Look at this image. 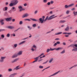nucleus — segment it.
Wrapping results in <instances>:
<instances>
[{
    "mask_svg": "<svg viewBox=\"0 0 77 77\" xmlns=\"http://www.w3.org/2000/svg\"><path fill=\"white\" fill-rule=\"evenodd\" d=\"M42 18H40L39 19V21L41 22V23H44V21H46V20H45V19L44 20V18H45V16H43L42 17Z\"/></svg>",
    "mask_w": 77,
    "mask_h": 77,
    "instance_id": "5",
    "label": "nucleus"
},
{
    "mask_svg": "<svg viewBox=\"0 0 77 77\" xmlns=\"http://www.w3.org/2000/svg\"><path fill=\"white\" fill-rule=\"evenodd\" d=\"M23 23V21H20L19 22V24H20V25H22Z\"/></svg>",
    "mask_w": 77,
    "mask_h": 77,
    "instance_id": "38",
    "label": "nucleus"
},
{
    "mask_svg": "<svg viewBox=\"0 0 77 77\" xmlns=\"http://www.w3.org/2000/svg\"><path fill=\"white\" fill-rule=\"evenodd\" d=\"M50 3L51 4H53L54 3V2L53 1H51L50 2Z\"/></svg>",
    "mask_w": 77,
    "mask_h": 77,
    "instance_id": "51",
    "label": "nucleus"
},
{
    "mask_svg": "<svg viewBox=\"0 0 77 77\" xmlns=\"http://www.w3.org/2000/svg\"><path fill=\"white\" fill-rule=\"evenodd\" d=\"M37 60H34V61H33V62H32V63H35V62H37Z\"/></svg>",
    "mask_w": 77,
    "mask_h": 77,
    "instance_id": "62",
    "label": "nucleus"
},
{
    "mask_svg": "<svg viewBox=\"0 0 77 77\" xmlns=\"http://www.w3.org/2000/svg\"><path fill=\"white\" fill-rule=\"evenodd\" d=\"M14 48H16L18 46V44H15L14 45Z\"/></svg>",
    "mask_w": 77,
    "mask_h": 77,
    "instance_id": "27",
    "label": "nucleus"
},
{
    "mask_svg": "<svg viewBox=\"0 0 77 77\" xmlns=\"http://www.w3.org/2000/svg\"><path fill=\"white\" fill-rule=\"evenodd\" d=\"M32 26L33 27H36V24H34L32 25Z\"/></svg>",
    "mask_w": 77,
    "mask_h": 77,
    "instance_id": "36",
    "label": "nucleus"
},
{
    "mask_svg": "<svg viewBox=\"0 0 77 77\" xmlns=\"http://www.w3.org/2000/svg\"><path fill=\"white\" fill-rule=\"evenodd\" d=\"M55 40H56L57 41H58V40H60V38H56Z\"/></svg>",
    "mask_w": 77,
    "mask_h": 77,
    "instance_id": "57",
    "label": "nucleus"
},
{
    "mask_svg": "<svg viewBox=\"0 0 77 77\" xmlns=\"http://www.w3.org/2000/svg\"><path fill=\"white\" fill-rule=\"evenodd\" d=\"M71 47V45L68 46L67 47V48H69V47Z\"/></svg>",
    "mask_w": 77,
    "mask_h": 77,
    "instance_id": "59",
    "label": "nucleus"
},
{
    "mask_svg": "<svg viewBox=\"0 0 77 77\" xmlns=\"http://www.w3.org/2000/svg\"><path fill=\"white\" fill-rule=\"evenodd\" d=\"M53 60H54V59L53 58L51 59L49 61V63H51V62H53Z\"/></svg>",
    "mask_w": 77,
    "mask_h": 77,
    "instance_id": "20",
    "label": "nucleus"
},
{
    "mask_svg": "<svg viewBox=\"0 0 77 77\" xmlns=\"http://www.w3.org/2000/svg\"><path fill=\"white\" fill-rule=\"evenodd\" d=\"M4 21L3 20H0V23L1 25H3V24H4V22H3Z\"/></svg>",
    "mask_w": 77,
    "mask_h": 77,
    "instance_id": "22",
    "label": "nucleus"
},
{
    "mask_svg": "<svg viewBox=\"0 0 77 77\" xmlns=\"http://www.w3.org/2000/svg\"><path fill=\"white\" fill-rule=\"evenodd\" d=\"M6 36H7L8 38H9V37H10V34L8 33L6 35Z\"/></svg>",
    "mask_w": 77,
    "mask_h": 77,
    "instance_id": "34",
    "label": "nucleus"
},
{
    "mask_svg": "<svg viewBox=\"0 0 77 77\" xmlns=\"http://www.w3.org/2000/svg\"><path fill=\"white\" fill-rule=\"evenodd\" d=\"M74 3H72L70 4H69V5H65L64 6V8L66 9H67V8H71V7H72V6H74Z\"/></svg>",
    "mask_w": 77,
    "mask_h": 77,
    "instance_id": "4",
    "label": "nucleus"
},
{
    "mask_svg": "<svg viewBox=\"0 0 77 77\" xmlns=\"http://www.w3.org/2000/svg\"><path fill=\"white\" fill-rule=\"evenodd\" d=\"M47 62H48V60H47L46 62H44L43 63V64H46V63H47Z\"/></svg>",
    "mask_w": 77,
    "mask_h": 77,
    "instance_id": "52",
    "label": "nucleus"
},
{
    "mask_svg": "<svg viewBox=\"0 0 77 77\" xmlns=\"http://www.w3.org/2000/svg\"><path fill=\"white\" fill-rule=\"evenodd\" d=\"M62 32H59L57 33H56L55 34V35H60V34H62Z\"/></svg>",
    "mask_w": 77,
    "mask_h": 77,
    "instance_id": "25",
    "label": "nucleus"
},
{
    "mask_svg": "<svg viewBox=\"0 0 77 77\" xmlns=\"http://www.w3.org/2000/svg\"><path fill=\"white\" fill-rule=\"evenodd\" d=\"M20 29V28H18L17 30H14V32H17V31H18V30H19Z\"/></svg>",
    "mask_w": 77,
    "mask_h": 77,
    "instance_id": "60",
    "label": "nucleus"
},
{
    "mask_svg": "<svg viewBox=\"0 0 77 77\" xmlns=\"http://www.w3.org/2000/svg\"><path fill=\"white\" fill-rule=\"evenodd\" d=\"M8 71L9 72H11V71H12V69H8Z\"/></svg>",
    "mask_w": 77,
    "mask_h": 77,
    "instance_id": "37",
    "label": "nucleus"
},
{
    "mask_svg": "<svg viewBox=\"0 0 77 77\" xmlns=\"http://www.w3.org/2000/svg\"><path fill=\"white\" fill-rule=\"evenodd\" d=\"M43 60V59H41L38 60V62H41V61H42Z\"/></svg>",
    "mask_w": 77,
    "mask_h": 77,
    "instance_id": "45",
    "label": "nucleus"
},
{
    "mask_svg": "<svg viewBox=\"0 0 77 77\" xmlns=\"http://www.w3.org/2000/svg\"><path fill=\"white\" fill-rule=\"evenodd\" d=\"M51 3H50V2H48V3H47V5H48V6H50V4H51Z\"/></svg>",
    "mask_w": 77,
    "mask_h": 77,
    "instance_id": "54",
    "label": "nucleus"
},
{
    "mask_svg": "<svg viewBox=\"0 0 77 77\" xmlns=\"http://www.w3.org/2000/svg\"><path fill=\"white\" fill-rule=\"evenodd\" d=\"M71 46L72 47H74V44H73L71 45Z\"/></svg>",
    "mask_w": 77,
    "mask_h": 77,
    "instance_id": "55",
    "label": "nucleus"
},
{
    "mask_svg": "<svg viewBox=\"0 0 77 77\" xmlns=\"http://www.w3.org/2000/svg\"><path fill=\"white\" fill-rule=\"evenodd\" d=\"M39 56L38 57H36L34 59L35 60H37V61H38V59H39Z\"/></svg>",
    "mask_w": 77,
    "mask_h": 77,
    "instance_id": "32",
    "label": "nucleus"
},
{
    "mask_svg": "<svg viewBox=\"0 0 77 77\" xmlns=\"http://www.w3.org/2000/svg\"><path fill=\"white\" fill-rule=\"evenodd\" d=\"M69 13V11L67 10L66 11V14H68Z\"/></svg>",
    "mask_w": 77,
    "mask_h": 77,
    "instance_id": "40",
    "label": "nucleus"
},
{
    "mask_svg": "<svg viewBox=\"0 0 77 77\" xmlns=\"http://www.w3.org/2000/svg\"><path fill=\"white\" fill-rule=\"evenodd\" d=\"M66 21L65 20H60L59 23H65Z\"/></svg>",
    "mask_w": 77,
    "mask_h": 77,
    "instance_id": "24",
    "label": "nucleus"
},
{
    "mask_svg": "<svg viewBox=\"0 0 77 77\" xmlns=\"http://www.w3.org/2000/svg\"><path fill=\"white\" fill-rule=\"evenodd\" d=\"M23 6L25 7L27 6V4L26 3H25L23 4Z\"/></svg>",
    "mask_w": 77,
    "mask_h": 77,
    "instance_id": "50",
    "label": "nucleus"
},
{
    "mask_svg": "<svg viewBox=\"0 0 77 77\" xmlns=\"http://www.w3.org/2000/svg\"><path fill=\"white\" fill-rule=\"evenodd\" d=\"M57 45V43H55L54 45V47H56V45Z\"/></svg>",
    "mask_w": 77,
    "mask_h": 77,
    "instance_id": "53",
    "label": "nucleus"
},
{
    "mask_svg": "<svg viewBox=\"0 0 77 77\" xmlns=\"http://www.w3.org/2000/svg\"><path fill=\"white\" fill-rule=\"evenodd\" d=\"M24 10H25V9L22 8L20 9L19 11L20 12H21V11H24Z\"/></svg>",
    "mask_w": 77,
    "mask_h": 77,
    "instance_id": "30",
    "label": "nucleus"
},
{
    "mask_svg": "<svg viewBox=\"0 0 77 77\" xmlns=\"http://www.w3.org/2000/svg\"><path fill=\"white\" fill-rule=\"evenodd\" d=\"M1 49L3 50H4V48L3 47H1Z\"/></svg>",
    "mask_w": 77,
    "mask_h": 77,
    "instance_id": "64",
    "label": "nucleus"
},
{
    "mask_svg": "<svg viewBox=\"0 0 77 77\" xmlns=\"http://www.w3.org/2000/svg\"><path fill=\"white\" fill-rule=\"evenodd\" d=\"M24 21H30L31 20L29 19H24Z\"/></svg>",
    "mask_w": 77,
    "mask_h": 77,
    "instance_id": "33",
    "label": "nucleus"
},
{
    "mask_svg": "<svg viewBox=\"0 0 77 77\" xmlns=\"http://www.w3.org/2000/svg\"><path fill=\"white\" fill-rule=\"evenodd\" d=\"M60 71H59L58 72L54 73L52 75L49 76V77H51L52 76H54V75H56L58 74H59V72H60Z\"/></svg>",
    "mask_w": 77,
    "mask_h": 77,
    "instance_id": "8",
    "label": "nucleus"
},
{
    "mask_svg": "<svg viewBox=\"0 0 77 77\" xmlns=\"http://www.w3.org/2000/svg\"><path fill=\"white\" fill-rule=\"evenodd\" d=\"M75 8H74L71 9V10L72 11H75Z\"/></svg>",
    "mask_w": 77,
    "mask_h": 77,
    "instance_id": "47",
    "label": "nucleus"
},
{
    "mask_svg": "<svg viewBox=\"0 0 77 77\" xmlns=\"http://www.w3.org/2000/svg\"><path fill=\"white\" fill-rule=\"evenodd\" d=\"M57 44H60V43L59 42H56Z\"/></svg>",
    "mask_w": 77,
    "mask_h": 77,
    "instance_id": "56",
    "label": "nucleus"
},
{
    "mask_svg": "<svg viewBox=\"0 0 77 77\" xmlns=\"http://www.w3.org/2000/svg\"><path fill=\"white\" fill-rule=\"evenodd\" d=\"M8 28L10 29H14V27L11 26H9L8 27Z\"/></svg>",
    "mask_w": 77,
    "mask_h": 77,
    "instance_id": "18",
    "label": "nucleus"
},
{
    "mask_svg": "<svg viewBox=\"0 0 77 77\" xmlns=\"http://www.w3.org/2000/svg\"><path fill=\"white\" fill-rule=\"evenodd\" d=\"M38 11H35L34 12V14H37L38 13Z\"/></svg>",
    "mask_w": 77,
    "mask_h": 77,
    "instance_id": "49",
    "label": "nucleus"
},
{
    "mask_svg": "<svg viewBox=\"0 0 77 77\" xmlns=\"http://www.w3.org/2000/svg\"><path fill=\"white\" fill-rule=\"evenodd\" d=\"M19 66H17L16 67H15L14 69H15L16 70H17V69H20V68H19Z\"/></svg>",
    "mask_w": 77,
    "mask_h": 77,
    "instance_id": "26",
    "label": "nucleus"
},
{
    "mask_svg": "<svg viewBox=\"0 0 77 77\" xmlns=\"http://www.w3.org/2000/svg\"><path fill=\"white\" fill-rule=\"evenodd\" d=\"M65 53V50H63L60 52V54H64Z\"/></svg>",
    "mask_w": 77,
    "mask_h": 77,
    "instance_id": "29",
    "label": "nucleus"
},
{
    "mask_svg": "<svg viewBox=\"0 0 77 77\" xmlns=\"http://www.w3.org/2000/svg\"><path fill=\"white\" fill-rule=\"evenodd\" d=\"M18 3V1L17 0H12L11 1V3L9 4L10 6H13L16 5Z\"/></svg>",
    "mask_w": 77,
    "mask_h": 77,
    "instance_id": "1",
    "label": "nucleus"
},
{
    "mask_svg": "<svg viewBox=\"0 0 77 77\" xmlns=\"http://www.w3.org/2000/svg\"><path fill=\"white\" fill-rule=\"evenodd\" d=\"M11 36H15V34L14 33H13L11 34Z\"/></svg>",
    "mask_w": 77,
    "mask_h": 77,
    "instance_id": "44",
    "label": "nucleus"
},
{
    "mask_svg": "<svg viewBox=\"0 0 77 77\" xmlns=\"http://www.w3.org/2000/svg\"><path fill=\"white\" fill-rule=\"evenodd\" d=\"M37 47H36V45H33L32 47L31 48L30 50L32 52H34V51H36V50Z\"/></svg>",
    "mask_w": 77,
    "mask_h": 77,
    "instance_id": "3",
    "label": "nucleus"
},
{
    "mask_svg": "<svg viewBox=\"0 0 77 77\" xmlns=\"http://www.w3.org/2000/svg\"><path fill=\"white\" fill-rule=\"evenodd\" d=\"M4 30H5L3 29H0V32H2V31H4Z\"/></svg>",
    "mask_w": 77,
    "mask_h": 77,
    "instance_id": "58",
    "label": "nucleus"
},
{
    "mask_svg": "<svg viewBox=\"0 0 77 77\" xmlns=\"http://www.w3.org/2000/svg\"><path fill=\"white\" fill-rule=\"evenodd\" d=\"M6 59V57H1L0 60V62L3 63L4 62V60Z\"/></svg>",
    "mask_w": 77,
    "mask_h": 77,
    "instance_id": "6",
    "label": "nucleus"
},
{
    "mask_svg": "<svg viewBox=\"0 0 77 77\" xmlns=\"http://www.w3.org/2000/svg\"><path fill=\"white\" fill-rule=\"evenodd\" d=\"M12 20V17H8L5 18V20L6 21H10Z\"/></svg>",
    "mask_w": 77,
    "mask_h": 77,
    "instance_id": "14",
    "label": "nucleus"
},
{
    "mask_svg": "<svg viewBox=\"0 0 77 77\" xmlns=\"http://www.w3.org/2000/svg\"><path fill=\"white\" fill-rule=\"evenodd\" d=\"M31 20L32 21H38V20H37L36 19H31Z\"/></svg>",
    "mask_w": 77,
    "mask_h": 77,
    "instance_id": "35",
    "label": "nucleus"
},
{
    "mask_svg": "<svg viewBox=\"0 0 77 77\" xmlns=\"http://www.w3.org/2000/svg\"><path fill=\"white\" fill-rule=\"evenodd\" d=\"M74 47H77V44H74Z\"/></svg>",
    "mask_w": 77,
    "mask_h": 77,
    "instance_id": "61",
    "label": "nucleus"
},
{
    "mask_svg": "<svg viewBox=\"0 0 77 77\" xmlns=\"http://www.w3.org/2000/svg\"><path fill=\"white\" fill-rule=\"evenodd\" d=\"M39 68L42 69V68H44V67H43V66H39Z\"/></svg>",
    "mask_w": 77,
    "mask_h": 77,
    "instance_id": "41",
    "label": "nucleus"
},
{
    "mask_svg": "<svg viewBox=\"0 0 77 77\" xmlns=\"http://www.w3.org/2000/svg\"><path fill=\"white\" fill-rule=\"evenodd\" d=\"M54 50V49H52L51 48H50V49H48L46 50V52L47 53H48L50 51H53Z\"/></svg>",
    "mask_w": 77,
    "mask_h": 77,
    "instance_id": "11",
    "label": "nucleus"
},
{
    "mask_svg": "<svg viewBox=\"0 0 77 77\" xmlns=\"http://www.w3.org/2000/svg\"><path fill=\"white\" fill-rule=\"evenodd\" d=\"M43 2L44 3H46L47 2V0H43Z\"/></svg>",
    "mask_w": 77,
    "mask_h": 77,
    "instance_id": "39",
    "label": "nucleus"
},
{
    "mask_svg": "<svg viewBox=\"0 0 77 77\" xmlns=\"http://www.w3.org/2000/svg\"><path fill=\"white\" fill-rule=\"evenodd\" d=\"M54 31V29H51V31H49L47 32L46 33V34H48L49 33H51V31Z\"/></svg>",
    "mask_w": 77,
    "mask_h": 77,
    "instance_id": "21",
    "label": "nucleus"
},
{
    "mask_svg": "<svg viewBox=\"0 0 77 77\" xmlns=\"http://www.w3.org/2000/svg\"><path fill=\"white\" fill-rule=\"evenodd\" d=\"M19 58H17L14 59L11 61V63H14V62H16L19 61Z\"/></svg>",
    "mask_w": 77,
    "mask_h": 77,
    "instance_id": "9",
    "label": "nucleus"
},
{
    "mask_svg": "<svg viewBox=\"0 0 77 77\" xmlns=\"http://www.w3.org/2000/svg\"><path fill=\"white\" fill-rule=\"evenodd\" d=\"M76 66H77V64H76L75 65H74L73 66V67H75Z\"/></svg>",
    "mask_w": 77,
    "mask_h": 77,
    "instance_id": "63",
    "label": "nucleus"
},
{
    "mask_svg": "<svg viewBox=\"0 0 77 77\" xmlns=\"http://www.w3.org/2000/svg\"><path fill=\"white\" fill-rule=\"evenodd\" d=\"M55 15H53L51 16H50L49 17H48V16L46 17V18L45 19V21H47V20H52V19H53V18H56V16L54 17Z\"/></svg>",
    "mask_w": 77,
    "mask_h": 77,
    "instance_id": "2",
    "label": "nucleus"
},
{
    "mask_svg": "<svg viewBox=\"0 0 77 77\" xmlns=\"http://www.w3.org/2000/svg\"><path fill=\"white\" fill-rule=\"evenodd\" d=\"M29 16V14L28 13H26L22 16V18H24L28 17Z\"/></svg>",
    "mask_w": 77,
    "mask_h": 77,
    "instance_id": "7",
    "label": "nucleus"
},
{
    "mask_svg": "<svg viewBox=\"0 0 77 77\" xmlns=\"http://www.w3.org/2000/svg\"><path fill=\"white\" fill-rule=\"evenodd\" d=\"M27 27H28V28L29 29V30H31V29H32V27H30L29 26H28Z\"/></svg>",
    "mask_w": 77,
    "mask_h": 77,
    "instance_id": "28",
    "label": "nucleus"
},
{
    "mask_svg": "<svg viewBox=\"0 0 77 77\" xmlns=\"http://www.w3.org/2000/svg\"><path fill=\"white\" fill-rule=\"evenodd\" d=\"M8 8L7 7H6L4 8L3 9V11H8Z\"/></svg>",
    "mask_w": 77,
    "mask_h": 77,
    "instance_id": "15",
    "label": "nucleus"
},
{
    "mask_svg": "<svg viewBox=\"0 0 77 77\" xmlns=\"http://www.w3.org/2000/svg\"><path fill=\"white\" fill-rule=\"evenodd\" d=\"M18 57L17 54H15L13 55L11 57V58L13 59H14V58H16V57Z\"/></svg>",
    "mask_w": 77,
    "mask_h": 77,
    "instance_id": "10",
    "label": "nucleus"
},
{
    "mask_svg": "<svg viewBox=\"0 0 77 77\" xmlns=\"http://www.w3.org/2000/svg\"><path fill=\"white\" fill-rule=\"evenodd\" d=\"M26 42V41H22L21 42H20V43L19 44V45H23V44H24V43L25 42Z\"/></svg>",
    "mask_w": 77,
    "mask_h": 77,
    "instance_id": "16",
    "label": "nucleus"
},
{
    "mask_svg": "<svg viewBox=\"0 0 77 77\" xmlns=\"http://www.w3.org/2000/svg\"><path fill=\"white\" fill-rule=\"evenodd\" d=\"M8 13H9V14H11L12 13V10H10L9 11H8Z\"/></svg>",
    "mask_w": 77,
    "mask_h": 77,
    "instance_id": "48",
    "label": "nucleus"
},
{
    "mask_svg": "<svg viewBox=\"0 0 77 77\" xmlns=\"http://www.w3.org/2000/svg\"><path fill=\"white\" fill-rule=\"evenodd\" d=\"M29 38V37H27L24 38H23L22 40H26V39H28Z\"/></svg>",
    "mask_w": 77,
    "mask_h": 77,
    "instance_id": "46",
    "label": "nucleus"
},
{
    "mask_svg": "<svg viewBox=\"0 0 77 77\" xmlns=\"http://www.w3.org/2000/svg\"><path fill=\"white\" fill-rule=\"evenodd\" d=\"M43 55H44V53H42L39 56V57H41L42 56H43Z\"/></svg>",
    "mask_w": 77,
    "mask_h": 77,
    "instance_id": "42",
    "label": "nucleus"
},
{
    "mask_svg": "<svg viewBox=\"0 0 77 77\" xmlns=\"http://www.w3.org/2000/svg\"><path fill=\"white\" fill-rule=\"evenodd\" d=\"M18 9H22L23 7H22V6H21V5H20L18 6Z\"/></svg>",
    "mask_w": 77,
    "mask_h": 77,
    "instance_id": "31",
    "label": "nucleus"
},
{
    "mask_svg": "<svg viewBox=\"0 0 77 77\" xmlns=\"http://www.w3.org/2000/svg\"><path fill=\"white\" fill-rule=\"evenodd\" d=\"M73 14L74 16H77V11H73Z\"/></svg>",
    "mask_w": 77,
    "mask_h": 77,
    "instance_id": "23",
    "label": "nucleus"
},
{
    "mask_svg": "<svg viewBox=\"0 0 77 77\" xmlns=\"http://www.w3.org/2000/svg\"><path fill=\"white\" fill-rule=\"evenodd\" d=\"M69 28L68 26H67L66 28L65 29V31H69Z\"/></svg>",
    "mask_w": 77,
    "mask_h": 77,
    "instance_id": "19",
    "label": "nucleus"
},
{
    "mask_svg": "<svg viewBox=\"0 0 77 77\" xmlns=\"http://www.w3.org/2000/svg\"><path fill=\"white\" fill-rule=\"evenodd\" d=\"M1 38H5V35H4L2 34V35H1Z\"/></svg>",
    "mask_w": 77,
    "mask_h": 77,
    "instance_id": "43",
    "label": "nucleus"
},
{
    "mask_svg": "<svg viewBox=\"0 0 77 77\" xmlns=\"http://www.w3.org/2000/svg\"><path fill=\"white\" fill-rule=\"evenodd\" d=\"M63 34L64 35H71V32H69V33H68V32H63Z\"/></svg>",
    "mask_w": 77,
    "mask_h": 77,
    "instance_id": "17",
    "label": "nucleus"
},
{
    "mask_svg": "<svg viewBox=\"0 0 77 77\" xmlns=\"http://www.w3.org/2000/svg\"><path fill=\"white\" fill-rule=\"evenodd\" d=\"M62 49H63V48L59 47L57 48H54V50H55L56 51H58L59 50H62Z\"/></svg>",
    "mask_w": 77,
    "mask_h": 77,
    "instance_id": "12",
    "label": "nucleus"
},
{
    "mask_svg": "<svg viewBox=\"0 0 77 77\" xmlns=\"http://www.w3.org/2000/svg\"><path fill=\"white\" fill-rule=\"evenodd\" d=\"M23 54V51H20L17 54V56H21Z\"/></svg>",
    "mask_w": 77,
    "mask_h": 77,
    "instance_id": "13",
    "label": "nucleus"
}]
</instances>
